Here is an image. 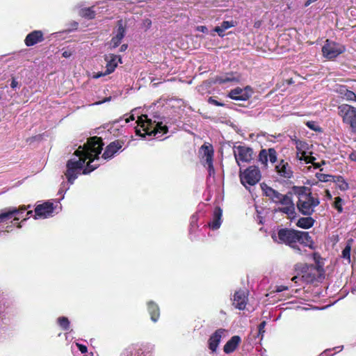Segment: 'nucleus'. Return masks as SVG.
<instances>
[{"mask_svg": "<svg viewBox=\"0 0 356 356\" xmlns=\"http://www.w3.org/2000/svg\"><path fill=\"white\" fill-rule=\"evenodd\" d=\"M103 143L100 138L95 136L88 139L74 152L73 157L66 164L65 175L67 182L72 184L79 175L88 174L100 165L99 154L102 152Z\"/></svg>", "mask_w": 356, "mask_h": 356, "instance_id": "1", "label": "nucleus"}, {"mask_svg": "<svg viewBox=\"0 0 356 356\" xmlns=\"http://www.w3.org/2000/svg\"><path fill=\"white\" fill-rule=\"evenodd\" d=\"M271 237L275 242L284 243L299 254L302 252L298 243L309 247H311L313 243L312 237L308 232L290 229H281L277 234L273 233Z\"/></svg>", "mask_w": 356, "mask_h": 356, "instance_id": "2", "label": "nucleus"}, {"mask_svg": "<svg viewBox=\"0 0 356 356\" xmlns=\"http://www.w3.org/2000/svg\"><path fill=\"white\" fill-rule=\"evenodd\" d=\"M159 116H154V120L148 118L147 115H142L137 120L139 128L136 129V134L141 137L145 135H154L161 137L168 132V127L159 121Z\"/></svg>", "mask_w": 356, "mask_h": 356, "instance_id": "3", "label": "nucleus"}, {"mask_svg": "<svg viewBox=\"0 0 356 356\" xmlns=\"http://www.w3.org/2000/svg\"><path fill=\"white\" fill-rule=\"evenodd\" d=\"M264 194L275 203H280L282 207L279 210L286 213L289 218L296 214L295 205L291 195H282L265 184L261 185Z\"/></svg>", "mask_w": 356, "mask_h": 356, "instance_id": "4", "label": "nucleus"}, {"mask_svg": "<svg viewBox=\"0 0 356 356\" xmlns=\"http://www.w3.org/2000/svg\"><path fill=\"white\" fill-rule=\"evenodd\" d=\"M298 198L297 208L304 216H311L320 203L319 199L313 196L310 192H307L305 188H302L298 191Z\"/></svg>", "mask_w": 356, "mask_h": 356, "instance_id": "5", "label": "nucleus"}, {"mask_svg": "<svg viewBox=\"0 0 356 356\" xmlns=\"http://www.w3.org/2000/svg\"><path fill=\"white\" fill-rule=\"evenodd\" d=\"M298 275L293 277L291 280L296 284L300 281L305 283H311L316 280L318 275V269L314 265L298 264L296 265Z\"/></svg>", "mask_w": 356, "mask_h": 356, "instance_id": "6", "label": "nucleus"}, {"mask_svg": "<svg viewBox=\"0 0 356 356\" xmlns=\"http://www.w3.org/2000/svg\"><path fill=\"white\" fill-rule=\"evenodd\" d=\"M293 143L297 149L296 156L298 160L303 161L306 163H313L316 168L320 167L318 163H314L316 158L311 155L312 152L309 151L308 143L298 139L293 140Z\"/></svg>", "mask_w": 356, "mask_h": 356, "instance_id": "7", "label": "nucleus"}, {"mask_svg": "<svg viewBox=\"0 0 356 356\" xmlns=\"http://www.w3.org/2000/svg\"><path fill=\"white\" fill-rule=\"evenodd\" d=\"M338 113L344 123L350 124L353 131H356V108L348 104L338 107Z\"/></svg>", "mask_w": 356, "mask_h": 356, "instance_id": "8", "label": "nucleus"}, {"mask_svg": "<svg viewBox=\"0 0 356 356\" xmlns=\"http://www.w3.org/2000/svg\"><path fill=\"white\" fill-rule=\"evenodd\" d=\"M240 179L241 184L245 188H248L247 185L253 186L261 179L260 170L254 165L250 166L243 172H241Z\"/></svg>", "mask_w": 356, "mask_h": 356, "instance_id": "9", "label": "nucleus"}, {"mask_svg": "<svg viewBox=\"0 0 356 356\" xmlns=\"http://www.w3.org/2000/svg\"><path fill=\"white\" fill-rule=\"evenodd\" d=\"M346 51V47L337 42L326 40L322 47L323 55L327 59H334Z\"/></svg>", "mask_w": 356, "mask_h": 356, "instance_id": "10", "label": "nucleus"}, {"mask_svg": "<svg viewBox=\"0 0 356 356\" xmlns=\"http://www.w3.org/2000/svg\"><path fill=\"white\" fill-rule=\"evenodd\" d=\"M234 154L238 165L240 162H250L252 158V149L245 146H234Z\"/></svg>", "mask_w": 356, "mask_h": 356, "instance_id": "11", "label": "nucleus"}, {"mask_svg": "<svg viewBox=\"0 0 356 356\" xmlns=\"http://www.w3.org/2000/svg\"><path fill=\"white\" fill-rule=\"evenodd\" d=\"M105 60L106 61V70L104 73H99L95 76V78H99L102 76L109 74L114 72L118 66V63H122L120 56L110 54L105 56Z\"/></svg>", "mask_w": 356, "mask_h": 356, "instance_id": "12", "label": "nucleus"}, {"mask_svg": "<svg viewBox=\"0 0 356 356\" xmlns=\"http://www.w3.org/2000/svg\"><path fill=\"white\" fill-rule=\"evenodd\" d=\"M227 330L225 329L220 328L216 330L208 339V348L211 353L217 351L218 345L223 337L225 336Z\"/></svg>", "mask_w": 356, "mask_h": 356, "instance_id": "13", "label": "nucleus"}, {"mask_svg": "<svg viewBox=\"0 0 356 356\" xmlns=\"http://www.w3.org/2000/svg\"><path fill=\"white\" fill-rule=\"evenodd\" d=\"M200 152L202 154L204 159V165H208L209 175L214 174V168L213 165V149L211 145H204L201 147Z\"/></svg>", "mask_w": 356, "mask_h": 356, "instance_id": "14", "label": "nucleus"}, {"mask_svg": "<svg viewBox=\"0 0 356 356\" xmlns=\"http://www.w3.org/2000/svg\"><path fill=\"white\" fill-rule=\"evenodd\" d=\"M252 93V90L249 86L244 88H236L229 92L228 97L234 100L245 101L251 97Z\"/></svg>", "mask_w": 356, "mask_h": 356, "instance_id": "15", "label": "nucleus"}, {"mask_svg": "<svg viewBox=\"0 0 356 356\" xmlns=\"http://www.w3.org/2000/svg\"><path fill=\"white\" fill-rule=\"evenodd\" d=\"M124 145V141L122 140H116L111 142L105 149L102 155V159L104 160L111 159L114 155L118 153Z\"/></svg>", "mask_w": 356, "mask_h": 356, "instance_id": "16", "label": "nucleus"}, {"mask_svg": "<svg viewBox=\"0 0 356 356\" xmlns=\"http://www.w3.org/2000/svg\"><path fill=\"white\" fill-rule=\"evenodd\" d=\"M54 211L53 203L47 202L38 205L35 209V219L38 218H46L51 216Z\"/></svg>", "mask_w": 356, "mask_h": 356, "instance_id": "17", "label": "nucleus"}, {"mask_svg": "<svg viewBox=\"0 0 356 356\" xmlns=\"http://www.w3.org/2000/svg\"><path fill=\"white\" fill-rule=\"evenodd\" d=\"M30 207V205H28L27 207L22 206L19 209L9 208L8 209L1 211L0 212V222H3L8 219H10L14 216L19 215L24 213L27 209Z\"/></svg>", "mask_w": 356, "mask_h": 356, "instance_id": "18", "label": "nucleus"}, {"mask_svg": "<svg viewBox=\"0 0 356 356\" xmlns=\"http://www.w3.org/2000/svg\"><path fill=\"white\" fill-rule=\"evenodd\" d=\"M247 300V293L245 291H237L234 296L233 305L236 308L243 310L245 308Z\"/></svg>", "mask_w": 356, "mask_h": 356, "instance_id": "19", "label": "nucleus"}, {"mask_svg": "<svg viewBox=\"0 0 356 356\" xmlns=\"http://www.w3.org/2000/svg\"><path fill=\"white\" fill-rule=\"evenodd\" d=\"M43 40L44 37L42 32L41 31H33L26 35L24 42L27 47H31Z\"/></svg>", "mask_w": 356, "mask_h": 356, "instance_id": "20", "label": "nucleus"}, {"mask_svg": "<svg viewBox=\"0 0 356 356\" xmlns=\"http://www.w3.org/2000/svg\"><path fill=\"white\" fill-rule=\"evenodd\" d=\"M275 168L279 175L284 178H290L293 175L289 164L284 160H281L275 166Z\"/></svg>", "mask_w": 356, "mask_h": 356, "instance_id": "21", "label": "nucleus"}, {"mask_svg": "<svg viewBox=\"0 0 356 356\" xmlns=\"http://www.w3.org/2000/svg\"><path fill=\"white\" fill-rule=\"evenodd\" d=\"M222 211L220 207L215 208L211 221L209 223L211 229L215 230L220 228L222 223Z\"/></svg>", "mask_w": 356, "mask_h": 356, "instance_id": "22", "label": "nucleus"}, {"mask_svg": "<svg viewBox=\"0 0 356 356\" xmlns=\"http://www.w3.org/2000/svg\"><path fill=\"white\" fill-rule=\"evenodd\" d=\"M241 341V339L239 336H233L224 346L223 351L226 354H230L235 351L238 345Z\"/></svg>", "mask_w": 356, "mask_h": 356, "instance_id": "23", "label": "nucleus"}, {"mask_svg": "<svg viewBox=\"0 0 356 356\" xmlns=\"http://www.w3.org/2000/svg\"><path fill=\"white\" fill-rule=\"evenodd\" d=\"M121 356H149L145 353L144 351L139 348L131 346L126 348L121 354Z\"/></svg>", "mask_w": 356, "mask_h": 356, "instance_id": "24", "label": "nucleus"}, {"mask_svg": "<svg viewBox=\"0 0 356 356\" xmlns=\"http://www.w3.org/2000/svg\"><path fill=\"white\" fill-rule=\"evenodd\" d=\"M147 309L151 316V319L154 322H156L159 315V308L158 305L152 301L147 303Z\"/></svg>", "mask_w": 356, "mask_h": 356, "instance_id": "25", "label": "nucleus"}, {"mask_svg": "<svg viewBox=\"0 0 356 356\" xmlns=\"http://www.w3.org/2000/svg\"><path fill=\"white\" fill-rule=\"evenodd\" d=\"M236 23L234 21H223L220 26L215 28L214 31L218 33V35L223 37L225 31L231 27H234Z\"/></svg>", "mask_w": 356, "mask_h": 356, "instance_id": "26", "label": "nucleus"}, {"mask_svg": "<svg viewBox=\"0 0 356 356\" xmlns=\"http://www.w3.org/2000/svg\"><path fill=\"white\" fill-rule=\"evenodd\" d=\"M113 34L121 40L124 37L126 34V24L122 19L118 21L116 28L113 31Z\"/></svg>", "mask_w": 356, "mask_h": 356, "instance_id": "27", "label": "nucleus"}, {"mask_svg": "<svg viewBox=\"0 0 356 356\" xmlns=\"http://www.w3.org/2000/svg\"><path fill=\"white\" fill-rule=\"evenodd\" d=\"M314 220L311 217H302L300 218L296 225L298 227L302 229H309L314 225Z\"/></svg>", "mask_w": 356, "mask_h": 356, "instance_id": "28", "label": "nucleus"}, {"mask_svg": "<svg viewBox=\"0 0 356 356\" xmlns=\"http://www.w3.org/2000/svg\"><path fill=\"white\" fill-rule=\"evenodd\" d=\"M352 243L353 240L350 239L348 241L345 248H343L342 251L341 257L342 258L346 261L348 264H350L351 259H350V251L352 248Z\"/></svg>", "mask_w": 356, "mask_h": 356, "instance_id": "29", "label": "nucleus"}, {"mask_svg": "<svg viewBox=\"0 0 356 356\" xmlns=\"http://www.w3.org/2000/svg\"><path fill=\"white\" fill-rule=\"evenodd\" d=\"M237 81V79L235 78L232 74H226L223 76H220L216 77V83L219 84H223L227 82Z\"/></svg>", "mask_w": 356, "mask_h": 356, "instance_id": "30", "label": "nucleus"}, {"mask_svg": "<svg viewBox=\"0 0 356 356\" xmlns=\"http://www.w3.org/2000/svg\"><path fill=\"white\" fill-rule=\"evenodd\" d=\"M79 15L88 19H93L95 17V13L92 8H86L79 10Z\"/></svg>", "mask_w": 356, "mask_h": 356, "instance_id": "31", "label": "nucleus"}, {"mask_svg": "<svg viewBox=\"0 0 356 356\" xmlns=\"http://www.w3.org/2000/svg\"><path fill=\"white\" fill-rule=\"evenodd\" d=\"M336 184L337 187L341 191H346L348 188V183L344 180L342 177H337L335 180Z\"/></svg>", "mask_w": 356, "mask_h": 356, "instance_id": "32", "label": "nucleus"}, {"mask_svg": "<svg viewBox=\"0 0 356 356\" xmlns=\"http://www.w3.org/2000/svg\"><path fill=\"white\" fill-rule=\"evenodd\" d=\"M58 324L64 330H68L70 329V321L67 317L62 316L57 319Z\"/></svg>", "mask_w": 356, "mask_h": 356, "instance_id": "33", "label": "nucleus"}, {"mask_svg": "<svg viewBox=\"0 0 356 356\" xmlns=\"http://www.w3.org/2000/svg\"><path fill=\"white\" fill-rule=\"evenodd\" d=\"M259 161L261 164L266 165L268 161L267 149H261L259 154Z\"/></svg>", "mask_w": 356, "mask_h": 356, "instance_id": "34", "label": "nucleus"}, {"mask_svg": "<svg viewBox=\"0 0 356 356\" xmlns=\"http://www.w3.org/2000/svg\"><path fill=\"white\" fill-rule=\"evenodd\" d=\"M267 154L268 156V161L270 163H274L277 161V152L275 149L269 148L267 149Z\"/></svg>", "mask_w": 356, "mask_h": 356, "instance_id": "35", "label": "nucleus"}, {"mask_svg": "<svg viewBox=\"0 0 356 356\" xmlns=\"http://www.w3.org/2000/svg\"><path fill=\"white\" fill-rule=\"evenodd\" d=\"M342 202L343 200L340 197H337L334 198V207L339 213L343 212Z\"/></svg>", "mask_w": 356, "mask_h": 356, "instance_id": "36", "label": "nucleus"}, {"mask_svg": "<svg viewBox=\"0 0 356 356\" xmlns=\"http://www.w3.org/2000/svg\"><path fill=\"white\" fill-rule=\"evenodd\" d=\"M70 188L67 183L63 182L60 185V189L58 191V194L61 195L60 199L64 198V193Z\"/></svg>", "mask_w": 356, "mask_h": 356, "instance_id": "37", "label": "nucleus"}, {"mask_svg": "<svg viewBox=\"0 0 356 356\" xmlns=\"http://www.w3.org/2000/svg\"><path fill=\"white\" fill-rule=\"evenodd\" d=\"M122 40L119 38H117L116 36H113L110 42V47L111 49H115L117 47L119 46V44L121 43Z\"/></svg>", "mask_w": 356, "mask_h": 356, "instance_id": "38", "label": "nucleus"}, {"mask_svg": "<svg viewBox=\"0 0 356 356\" xmlns=\"http://www.w3.org/2000/svg\"><path fill=\"white\" fill-rule=\"evenodd\" d=\"M198 217L197 214H193L191 218V228H193L197 226Z\"/></svg>", "mask_w": 356, "mask_h": 356, "instance_id": "39", "label": "nucleus"}, {"mask_svg": "<svg viewBox=\"0 0 356 356\" xmlns=\"http://www.w3.org/2000/svg\"><path fill=\"white\" fill-rule=\"evenodd\" d=\"M266 321H262V322L259 325V335H261V337H263V334H264V333L265 332V327H266Z\"/></svg>", "mask_w": 356, "mask_h": 356, "instance_id": "40", "label": "nucleus"}, {"mask_svg": "<svg viewBox=\"0 0 356 356\" xmlns=\"http://www.w3.org/2000/svg\"><path fill=\"white\" fill-rule=\"evenodd\" d=\"M152 26V21L151 19L147 18V19H145L143 22V27L145 29V30H147L149 29Z\"/></svg>", "mask_w": 356, "mask_h": 356, "instance_id": "41", "label": "nucleus"}, {"mask_svg": "<svg viewBox=\"0 0 356 356\" xmlns=\"http://www.w3.org/2000/svg\"><path fill=\"white\" fill-rule=\"evenodd\" d=\"M208 101L210 104L216 105V106H223V104L218 102V101L213 99L212 97H209Z\"/></svg>", "mask_w": 356, "mask_h": 356, "instance_id": "42", "label": "nucleus"}, {"mask_svg": "<svg viewBox=\"0 0 356 356\" xmlns=\"http://www.w3.org/2000/svg\"><path fill=\"white\" fill-rule=\"evenodd\" d=\"M76 346L79 348V350L82 353H87V347L84 345H82V344H80V343H76Z\"/></svg>", "mask_w": 356, "mask_h": 356, "instance_id": "43", "label": "nucleus"}, {"mask_svg": "<svg viewBox=\"0 0 356 356\" xmlns=\"http://www.w3.org/2000/svg\"><path fill=\"white\" fill-rule=\"evenodd\" d=\"M18 85H19L18 81H17L15 79L13 78L11 83H10L11 88L13 89H15L16 88L18 87Z\"/></svg>", "mask_w": 356, "mask_h": 356, "instance_id": "44", "label": "nucleus"}, {"mask_svg": "<svg viewBox=\"0 0 356 356\" xmlns=\"http://www.w3.org/2000/svg\"><path fill=\"white\" fill-rule=\"evenodd\" d=\"M346 96L348 99H353V98H356L355 94L352 91H348L346 93Z\"/></svg>", "mask_w": 356, "mask_h": 356, "instance_id": "45", "label": "nucleus"}, {"mask_svg": "<svg viewBox=\"0 0 356 356\" xmlns=\"http://www.w3.org/2000/svg\"><path fill=\"white\" fill-rule=\"evenodd\" d=\"M327 177H330L329 175H320L319 177H318V178L319 179V180L322 181H328V179H327Z\"/></svg>", "mask_w": 356, "mask_h": 356, "instance_id": "46", "label": "nucleus"}, {"mask_svg": "<svg viewBox=\"0 0 356 356\" xmlns=\"http://www.w3.org/2000/svg\"><path fill=\"white\" fill-rule=\"evenodd\" d=\"M349 158L351 161H356V150L350 154Z\"/></svg>", "mask_w": 356, "mask_h": 356, "instance_id": "47", "label": "nucleus"}, {"mask_svg": "<svg viewBox=\"0 0 356 356\" xmlns=\"http://www.w3.org/2000/svg\"><path fill=\"white\" fill-rule=\"evenodd\" d=\"M307 125L308 127H309L312 130H316V129L315 127V124L314 122H307Z\"/></svg>", "mask_w": 356, "mask_h": 356, "instance_id": "48", "label": "nucleus"}, {"mask_svg": "<svg viewBox=\"0 0 356 356\" xmlns=\"http://www.w3.org/2000/svg\"><path fill=\"white\" fill-rule=\"evenodd\" d=\"M288 288L286 286H280L277 287V291L281 292V291H283L284 290H286Z\"/></svg>", "mask_w": 356, "mask_h": 356, "instance_id": "49", "label": "nucleus"}, {"mask_svg": "<svg viewBox=\"0 0 356 356\" xmlns=\"http://www.w3.org/2000/svg\"><path fill=\"white\" fill-rule=\"evenodd\" d=\"M127 47H128V45H127V44H122V45L120 47V51L121 52L124 51H126V50H127Z\"/></svg>", "mask_w": 356, "mask_h": 356, "instance_id": "50", "label": "nucleus"}, {"mask_svg": "<svg viewBox=\"0 0 356 356\" xmlns=\"http://www.w3.org/2000/svg\"><path fill=\"white\" fill-rule=\"evenodd\" d=\"M70 56H71V53H70V52H69V51H64V52L63 53V57H65V58H68V57H70Z\"/></svg>", "mask_w": 356, "mask_h": 356, "instance_id": "51", "label": "nucleus"}, {"mask_svg": "<svg viewBox=\"0 0 356 356\" xmlns=\"http://www.w3.org/2000/svg\"><path fill=\"white\" fill-rule=\"evenodd\" d=\"M131 120H134V115H131L129 118H127L125 120V123H128V122H129Z\"/></svg>", "mask_w": 356, "mask_h": 356, "instance_id": "52", "label": "nucleus"}, {"mask_svg": "<svg viewBox=\"0 0 356 356\" xmlns=\"http://www.w3.org/2000/svg\"><path fill=\"white\" fill-rule=\"evenodd\" d=\"M207 29V28L205 26H200L198 27V30L202 31V32H204V31Z\"/></svg>", "mask_w": 356, "mask_h": 356, "instance_id": "53", "label": "nucleus"}, {"mask_svg": "<svg viewBox=\"0 0 356 356\" xmlns=\"http://www.w3.org/2000/svg\"><path fill=\"white\" fill-rule=\"evenodd\" d=\"M330 350H325L324 353H323L321 355V356H327V354H326V353H327V351H330Z\"/></svg>", "mask_w": 356, "mask_h": 356, "instance_id": "54", "label": "nucleus"}, {"mask_svg": "<svg viewBox=\"0 0 356 356\" xmlns=\"http://www.w3.org/2000/svg\"><path fill=\"white\" fill-rule=\"evenodd\" d=\"M32 214H33V211H27V213H26V216H31Z\"/></svg>", "mask_w": 356, "mask_h": 356, "instance_id": "55", "label": "nucleus"}, {"mask_svg": "<svg viewBox=\"0 0 356 356\" xmlns=\"http://www.w3.org/2000/svg\"><path fill=\"white\" fill-rule=\"evenodd\" d=\"M335 348H339V351H341L343 349V346L336 347Z\"/></svg>", "mask_w": 356, "mask_h": 356, "instance_id": "56", "label": "nucleus"}, {"mask_svg": "<svg viewBox=\"0 0 356 356\" xmlns=\"http://www.w3.org/2000/svg\"><path fill=\"white\" fill-rule=\"evenodd\" d=\"M353 291L354 292H356V286H355V288H354V289H353Z\"/></svg>", "mask_w": 356, "mask_h": 356, "instance_id": "57", "label": "nucleus"}, {"mask_svg": "<svg viewBox=\"0 0 356 356\" xmlns=\"http://www.w3.org/2000/svg\"><path fill=\"white\" fill-rule=\"evenodd\" d=\"M15 220H18L19 219L17 218H15Z\"/></svg>", "mask_w": 356, "mask_h": 356, "instance_id": "58", "label": "nucleus"}]
</instances>
